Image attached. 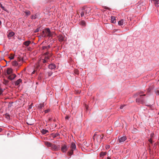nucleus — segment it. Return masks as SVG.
I'll list each match as a JSON object with an SVG mask.
<instances>
[{
	"mask_svg": "<svg viewBox=\"0 0 159 159\" xmlns=\"http://www.w3.org/2000/svg\"><path fill=\"white\" fill-rule=\"evenodd\" d=\"M92 9L89 7L84 6L82 7L80 10V16L83 17L84 15L88 16L91 14Z\"/></svg>",
	"mask_w": 159,
	"mask_h": 159,
	"instance_id": "f257e3e1",
	"label": "nucleus"
},
{
	"mask_svg": "<svg viewBox=\"0 0 159 159\" xmlns=\"http://www.w3.org/2000/svg\"><path fill=\"white\" fill-rule=\"evenodd\" d=\"M146 95L145 94L141 95L139 96L136 99V102L141 103H144L145 102V99L144 97Z\"/></svg>",
	"mask_w": 159,
	"mask_h": 159,
	"instance_id": "f03ea898",
	"label": "nucleus"
},
{
	"mask_svg": "<svg viewBox=\"0 0 159 159\" xmlns=\"http://www.w3.org/2000/svg\"><path fill=\"white\" fill-rule=\"evenodd\" d=\"M76 147L75 143L73 142L72 143L70 147L71 150L68 152L69 156H71L73 154V151L76 149Z\"/></svg>",
	"mask_w": 159,
	"mask_h": 159,
	"instance_id": "7ed1b4c3",
	"label": "nucleus"
},
{
	"mask_svg": "<svg viewBox=\"0 0 159 159\" xmlns=\"http://www.w3.org/2000/svg\"><path fill=\"white\" fill-rule=\"evenodd\" d=\"M126 139V137L125 136L122 137L119 136L118 137V141L119 143H121L124 142Z\"/></svg>",
	"mask_w": 159,
	"mask_h": 159,
	"instance_id": "20e7f679",
	"label": "nucleus"
},
{
	"mask_svg": "<svg viewBox=\"0 0 159 159\" xmlns=\"http://www.w3.org/2000/svg\"><path fill=\"white\" fill-rule=\"evenodd\" d=\"M51 147L52 150L56 151L59 149L60 146H57L54 144H52Z\"/></svg>",
	"mask_w": 159,
	"mask_h": 159,
	"instance_id": "39448f33",
	"label": "nucleus"
},
{
	"mask_svg": "<svg viewBox=\"0 0 159 159\" xmlns=\"http://www.w3.org/2000/svg\"><path fill=\"white\" fill-rule=\"evenodd\" d=\"M67 149L66 145L64 144L62 146L61 150L63 152H65L67 151Z\"/></svg>",
	"mask_w": 159,
	"mask_h": 159,
	"instance_id": "423d86ee",
	"label": "nucleus"
},
{
	"mask_svg": "<svg viewBox=\"0 0 159 159\" xmlns=\"http://www.w3.org/2000/svg\"><path fill=\"white\" fill-rule=\"evenodd\" d=\"M45 33L47 34V36L48 37H51L52 35L51 31L49 29L47 28L45 30Z\"/></svg>",
	"mask_w": 159,
	"mask_h": 159,
	"instance_id": "0eeeda50",
	"label": "nucleus"
},
{
	"mask_svg": "<svg viewBox=\"0 0 159 159\" xmlns=\"http://www.w3.org/2000/svg\"><path fill=\"white\" fill-rule=\"evenodd\" d=\"M58 39L59 41L60 42H62L65 40V38L62 35H59L58 37Z\"/></svg>",
	"mask_w": 159,
	"mask_h": 159,
	"instance_id": "6e6552de",
	"label": "nucleus"
},
{
	"mask_svg": "<svg viewBox=\"0 0 159 159\" xmlns=\"http://www.w3.org/2000/svg\"><path fill=\"white\" fill-rule=\"evenodd\" d=\"M16 76L15 74H12L8 77V79L11 80H13Z\"/></svg>",
	"mask_w": 159,
	"mask_h": 159,
	"instance_id": "1a4fd4ad",
	"label": "nucleus"
},
{
	"mask_svg": "<svg viewBox=\"0 0 159 159\" xmlns=\"http://www.w3.org/2000/svg\"><path fill=\"white\" fill-rule=\"evenodd\" d=\"M48 67L51 70H53L56 68V66L54 64H51L49 65Z\"/></svg>",
	"mask_w": 159,
	"mask_h": 159,
	"instance_id": "9d476101",
	"label": "nucleus"
},
{
	"mask_svg": "<svg viewBox=\"0 0 159 159\" xmlns=\"http://www.w3.org/2000/svg\"><path fill=\"white\" fill-rule=\"evenodd\" d=\"M125 20H124L123 19H121L118 22V25H119L121 26L122 25L124 24H125Z\"/></svg>",
	"mask_w": 159,
	"mask_h": 159,
	"instance_id": "9b49d317",
	"label": "nucleus"
},
{
	"mask_svg": "<svg viewBox=\"0 0 159 159\" xmlns=\"http://www.w3.org/2000/svg\"><path fill=\"white\" fill-rule=\"evenodd\" d=\"M7 75H10L12 73V70L11 68H8L7 69Z\"/></svg>",
	"mask_w": 159,
	"mask_h": 159,
	"instance_id": "f8f14e48",
	"label": "nucleus"
},
{
	"mask_svg": "<svg viewBox=\"0 0 159 159\" xmlns=\"http://www.w3.org/2000/svg\"><path fill=\"white\" fill-rule=\"evenodd\" d=\"M152 1L156 7H157L158 6V4H159V0H152Z\"/></svg>",
	"mask_w": 159,
	"mask_h": 159,
	"instance_id": "ddd939ff",
	"label": "nucleus"
},
{
	"mask_svg": "<svg viewBox=\"0 0 159 159\" xmlns=\"http://www.w3.org/2000/svg\"><path fill=\"white\" fill-rule=\"evenodd\" d=\"M31 42L30 41H27L25 42L23 44L26 46H28L30 43Z\"/></svg>",
	"mask_w": 159,
	"mask_h": 159,
	"instance_id": "4468645a",
	"label": "nucleus"
},
{
	"mask_svg": "<svg viewBox=\"0 0 159 159\" xmlns=\"http://www.w3.org/2000/svg\"><path fill=\"white\" fill-rule=\"evenodd\" d=\"M111 22L112 23H115L116 22V19H115V17L113 16H111Z\"/></svg>",
	"mask_w": 159,
	"mask_h": 159,
	"instance_id": "2eb2a0df",
	"label": "nucleus"
},
{
	"mask_svg": "<svg viewBox=\"0 0 159 159\" xmlns=\"http://www.w3.org/2000/svg\"><path fill=\"white\" fill-rule=\"evenodd\" d=\"M22 82V80L20 79H18L17 81H16L15 82V85H18L20 83Z\"/></svg>",
	"mask_w": 159,
	"mask_h": 159,
	"instance_id": "dca6fc26",
	"label": "nucleus"
},
{
	"mask_svg": "<svg viewBox=\"0 0 159 159\" xmlns=\"http://www.w3.org/2000/svg\"><path fill=\"white\" fill-rule=\"evenodd\" d=\"M45 144L46 146H47L48 147H51L52 143H51L50 142H45Z\"/></svg>",
	"mask_w": 159,
	"mask_h": 159,
	"instance_id": "f3484780",
	"label": "nucleus"
},
{
	"mask_svg": "<svg viewBox=\"0 0 159 159\" xmlns=\"http://www.w3.org/2000/svg\"><path fill=\"white\" fill-rule=\"evenodd\" d=\"M80 25L83 26H85L86 25V22L84 20H82L80 22Z\"/></svg>",
	"mask_w": 159,
	"mask_h": 159,
	"instance_id": "a211bd4d",
	"label": "nucleus"
},
{
	"mask_svg": "<svg viewBox=\"0 0 159 159\" xmlns=\"http://www.w3.org/2000/svg\"><path fill=\"white\" fill-rule=\"evenodd\" d=\"M107 152H101L100 153V156L101 157H103L104 156L106 155Z\"/></svg>",
	"mask_w": 159,
	"mask_h": 159,
	"instance_id": "6ab92c4d",
	"label": "nucleus"
},
{
	"mask_svg": "<svg viewBox=\"0 0 159 159\" xmlns=\"http://www.w3.org/2000/svg\"><path fill=\"white\" fill-rule=\"evenodd\" d=\"M14 34V32H10L9 34L8 35V37H11L13 36Z\"/></svg>",
	"mask_w": 159,
	"mask_h": 159,
	"instance_id": "aec40b11",
	"label": "nucleus"
},
{
	"mask_svg": "<svg viewBox=\"0 0 159 159\" xmlns=\"http://www.w3.org/2000/svg\"><path fill=\"white\" fill-rule=\"evenodd\" d=\"M41 132L43 134H46L48 132V130H46L42 129L41 131Z\"/></svg>",
	"mask_w": 159,
	"mask_h": 159,
	"instance_id": "412c9836",
	"label": "nucleus"
},
{
	"mask_svg": "<svg viewBox=\"0 0 159 159\" xmlns=\"http://www.w3.org/2000/svg\"><path fill=\"white\" fill-rule=\"evenodd\" d=\"M103 137L104 135L103 134L102 135V137H101V135H97V139L98 140V139L100 138V140H101L103 139Z\"/></svg>",
	"mask_w": 159,
	"mask_h": 159,
	"instance_id": "4be33fe9",
	"label": "nucleus"
},
{
	"mask_svg": "<svg viewBox=\"0 0 159 159\" xmlns=\"http://www.w3.org/2000/svg\"><path fill=\"white\" fill-rule=\"evenodd\" d=\"M40 62H42L43 63H45L47 62L48 61L46 59H45V58L44 59H42L40 60Z\"/></svg>",
	"mask_w": 159,
	"mask_h": 159,
	"instance_id": "5701e85b",
	"label": "nucleus"
},
{
	"mask_svg": "<svg viewBox=\"0 0 159 159\" xmlns=\"http://www.w3.org/2000/svg\"><path fill=\"white\" fill-rule=\"evenodd\" d=\"M37 17V14H35V16H34L33 15H32L31 16V18L32 19H35Z\"/></svg>",
	"mask_w": 159,
	"mask_h": 159,
	"instance_id": "b1692460",
	"label": "nucleus"
},
{
	"mask_svg": "<svg viewBox=\"0 0 159 159\" xmlns=\"http://www.w3.org/2000/svg\"><path fill=\"white\" fill-rule=\"evenodd\" d=\"M50 46L49 45H48L47 46H43L42 47V49L43 50L45 49H48L50 48Z\"/></svg>",
	"mask_w": 159,
	"mask_h": 159,
	"instance_id": "393cba45",
	"label": "nucleus"
},
{
	"mask_svg": "<svg viewBox=\"0 0 159 159\" xmlns=\"http://www.w3.org/2000/svg\"><path fill=\"white\" fill-rule=\"evenodd\" d=\"M59 135V134L58 133H56L55 134H52V136L53 138H55L57 136H58Z\"/></svg>",
	"mask_w": 159,
	"mask_h": 159,
	"instance_id": "a878e982",
	"label": "nucleus"
},
{
	"mask_svg": "<svg viewBox=\"0 0 159 159\" xmlns=\"http://www.w3.org/2000/svg\"><path fill=\"white\" fill-rule=\"evenodd\" d=\"M12 65L13 66H17L18 65V63L16 61H14L12 63Z\"/></svg>",
	"mask_w": 159,
	"mask_h": 159,
	"instance_id": "bb28decb",
	"label": "nucleus"
},
{
	"mask_svg": "<svg viewBox=\"0 0 159 159\" xmlns=\"http://www.w3.org/2000/svg\"><path fill=\"white\" fill-rule=\"evenodd\" d=\"M44 106V105L43 103L40 104L39 106V107L41 109Z\"/></svg>",
	"mask_w": 159,
	"mask_h": 159,
	"instance_id": "cd10ccee",
	"label": "nucleus"
},
{
	"mask_svg": "<svg viewBox=\"0 0 159 159\" xmlns=\"http://www.w3.org/2000/svg\"><path fill=\"white\" fill-rule=\"evenodd\" d=\"M25 13L27 16L30 15V12L29 11H25Z\"/></svg>",
	"mask_w": 159,
	"mask_h": 159,
	"instance_id": "c85d7f7f",
	"label": "nucleus"
},
{
	"mask_svg": "<svg viewBox=\"0 0 159 159\" xmlns=\"http://www.w3.org/2000/svg\"><path fill=\"white\" fill-rule=\"evenodd\" d=\"M8 82L9 81L8 80L4 79L3 83L5 84L6 85L7 84Z\"/></svg>",
	"mask_w": 159,
	"mask_h": 159,
	"instance_id": "c756f323",
	"label": "nucleus"
},
{
	"mask_svg": "<svg viewBox=\"0 0 159 159\" xmlns=\"http://www.w3.org/2000/svg\"><path fill=\"white\" fill-rule=\"evenodd\" d=\"M0 6L1 8L5 11H6V10L5 8L4 7L2 6L1 3H0Z\"/></svg>",
	"mask_w": 159,
	"mask_h": 159,
	"instance_id": "7c9ffc66",
	"label": "nucleus"
},
{
	"mask_svg": "<svg viewBox=\"0 0 159 159\" xmlns=\"http://www.w3.org/2000/svg\"><path fill=\"white\" fill-rule=\"evenodd\" d=\"M45 31H43L42 32V35L43 37H45L46 36V34H45Z\"/></svg>",
	"mask_w": 159,
	"mask_h": 159,
	"instance_id": "2f4dec72",
	"label": "nucleus"
},
{
	"mask_svg": "<svg viewBox=\"0 0 159 159\" xmlns=\"http://www.w3.org/2000/svg\"><path fill=\"white\" fill-rule=\"evenodd\" d=\"M50 57V56H45L44 58L45 59H46L47 61H48V60L49 59Z\"/></svg>",
	"mask_w": 159,
	"mask_h": 159,
	"instance_id": "473e14b6",
	"label": "nucleus"
},
{
	"mask_svg": "<svg viewBox=\"0 0 159 159\" xmlns=\"http://www.w3.org/2000/svg\"><path fill=\"white\" fill-rule=\"evenodd\" d=\"M6 118L7 119H9L10 118V116L9 114H6Z\"/></svg>",
	"mask_w": 159,
	"mask_h": 159,
	"instance_id": "72a5a7b5",
	"label": "nucleus"
},
{
	"mask_svg": "<svg viewBox=\"0 0 159 159\" xmlns=\"http://www.w3.org/2000/svg\"><path fill=\"white\" fill-rule=\"evenodd\" d=\"M97 135H97L95 133L93 136V139H95L96 137V136H97Z\"/></svg>",
	"mask_w": 159,
	"mask_h": 159,
	"instance_id": "f704fd0d",
	"label": "nucleus"
},
{
	"mask_svg": "<svg viewBox=\"0 0 159 159\" xmlns=\"http://www.w3.org/2000/svg\"><path fill=\"white\" fill-rule=\"evenodd\" d=\"M21 60H22V61H23V59L22 58H21L20 57H18V59L17 60L18 61H20Z\"/></svg>",
	"mask_w": 159,
	"mask_h": 159,
	"instance_id": "c9c22d12",
	"label": "nucleus"
},
{
	"mask_svg": "<svg viewBox=\"0 0 159 159\" xmlns=\"http://www.w3.org/2000/svg\"><path fill=\"white\" fill-rule=\"evenodd\" d=\"M154 136V134L153 133H152L150 135V138L152 139V138Z\"/></svg>",
	"mask_w": 159,
	"mask_h": 159,
	"instance_id": "e433bc0d",
	"label": "nucleus"
},
{
	"mask_svg": "<svg viewBox=\"0 0 159 159\" xmlns=\"http://www.w3.org/2000/svg\"><path fill=\"white\" fill-rule=\"evenodd\" d=\"M74 72L75 74H79L78 71L77 70H74Z\"/></svg>",
	"mask_w": 159,
	"mask_h": 159,
	"instance_id": "4c0bfd02",
	"label": "nucleus"
},
{
	"mask_svg": "<svg viewBox=\"0 0 159 159\" xmlns=\"http://www.w3.org/2000/svg\"><path fill=\"white\" fill-rule=\"evenodd\" d=\"M148 141L151 143H152V139L151 138H150L148 140Z\"/></svg>",
	"mask_w": 159,
	"mask_h": 159,
	"instance_id": "58836bf2",
	"label": "nucleus"
},
{
	"mask_svg": "<svg viewBox=\"0 0 159 159\" xmlns=\"http://www.w3.org/2000/svg\"><path fill=\"white\" fill-rule=\"evenodd\" d=\"M39 31V28H38L36 29L34 31V32L37 33Z\"/></svg>",
	"mask_w": 159,
	"mask_h": 159,
	"instance_id": "ea45409f",
	"label": "nucleus"
},
{
	"mask_svg": "<svg viewBox=\"0 0 159 159\" xmlns=\"http://www.w3.org/2000/svg\"><path fill=\"white\" fill-rule=\"evenodd\" d=\"M3 91L1 88H0V95L1 94Z\"/></svg>",
	"mask_w": 159,
	"mask_h": 159,
	"instance_id": "a19ab883",
	"label": "nucleus"
},
{
	"mask_svg": "<svg viewBox=\"0 0 159 159\" xmlns=\"http://www.w3.org/2000/svg\"><path fill=\"white\" fill-rule=\"evenodd\" d=\"M49 54V52H47L44 53V55L46 56L47 55L48 56V55Z\"/></svg>",
	"mask_w": 159,
	"mask_h": 159,
	"instance_id": "79ce46f5",
	"label": "nucleus"
},
{
	"mask_svg": "<svg viewBox=\"0 0 159 159\" xmlns=\"http://www.w3.org/2000/svg\"><path fill=\"white\" fill-rule=\"evenodd\" d=\"M9 58L11 60H12L14 58V56H12L10 57Z\"/></svg>",
	"mask_w": 159,
	"mask_h": 159,
	"instance_id": "37998d69",
	"label": "nucleus"
},
{
	"mask_svg": "<svg viewBox=\"0 0 159 159\" xmlns=\"http://www.w3.org/2000/svg\"><path fill=\"white\" fill-rule=\"evenodd\" d=\"M52 73L51 72H49L48 73V75L49 76H50L52 75Z\"/></svg>",
	"mask_w": 159,
	"mask_h": 159,
	"instance_id": "c03bdc74",
	"label": "nucleus"
},
{
	"mask_svg": "<svg viewBox=\"0 0 159 159\" xmlns=\"http://www.w3.org/2000/svg\"><path fill=\"white\" fill-rule=\"evenodd\" d=\"M106 148L107 149H108L110 148V146L109 145H107L106 147Z\"/></svg>",
	"mask_w": 159,
	"mask_h": 159,
	"instance_id": "a18cd8bd",
	"label": "nucleus"
},
{
	"mask_svg": "<svg viewBox=\"0 0 159 159\" xmlns=\"http://www.w3.org/2000/svg\"><path fill=\"white\" fill-rule=\"evenodd\" d=\"M156 94L157 95H159V91L158 90H157L156 92Z\"/></svg>",
	"mask_w": 159,
	"mask_h": 159,
	"instance_id": "49530a36",
	"label": "nucleus"
},
{
	"mask_svg": "<svg viewBox=\"0 0 159 159\" xmlns=\"http://www.w3.org/2000/svg\"><path fill=\"white\" fill-rule=\"evenodd\" d=\"M107 134H110L112 132V131H111V130L110 131L107 130Z\"/></svg>",
	"mask_w": 159,
	"mask_h": 159,
	"instance_id": "de8ad7c7",
	"label": "nucleus"
},
{
	"mask_svg": "<svg viewBox=\"0 0 159 159\" xmlns=\"http://www.w3.org/2000/svg\"><path fill=\"white\" fill-rule=\"evenodd\" d=\"M125 106V105H121V106H120V109H122L123 108V107Z\"/></svg>",
	"mask_w": 159,
	"mask_h": 159,
	"instance_id": "09e8293b",
	"label": "nucleus"
},
{
	"mask_svg": "<svg viewBox=\"0 0 159 159\" xmlns=\"http://www.w3.org/2000/svg\"><path fill=\"white\" fill-rule=\"evenodd\" d=\"M143 93V91H141L140 92V93H137L136 95H139V94H140V93Z\"/></svg>",
	"mask_w": 159,
	"mask_h": 159,
	"instance_id": "8fccbe9b",
	"label": "nucleus"
},
{
	"mask_svg": "<svg viewBox=\"0 0 159 159\" xmlns=\"http://www.w3.org/2000/svg\"><path fill=\"white\" fill-rule=\"evenodd\" d=\"M48 111H49V110H46L44 111L45 113H48Z\"/></svg>",
	"mask_w": 159,
	"mask_h": 159,
	"instance_id": "3c124183",
	"label": "nucleus"
},
{
	"mask_svg": "<svg viewBox=\"0 0 159 159\" xmlns=\"http://www.w3.org/2000/svg\"><path fill=\"white\" fill-rule=\"evenodd\" d=\"M32 108V104L31 105H30L29 106V109H31V108Z\"/></svg>",
	"mask_w": 159,
	"mask_h": 159,
	"instance_id": "603ef678",
	"label": "nucleus"
},
{
	"mask_svg": "<svg viewBox=\"0 0 159 159\" xmlns=\"http://www.w3.org/2000/svg\"><path fill=\"white\" fill-rule=\"evenodd\" d=\"M69 117L68 116H66V117H65V119H69Z\"/></svg>",
	"mask_w": 159,
	"mask_h": 159,
	"instance_id": "864d4df0",
	"label": "nucleus"
},
{
	"mask_svg": "<svg viewBox=\"0 0 159 159\" xmlns=\"http://www.w3.org/2000/svg\"><path fill=\"white\" fill-rule=\"evenodd\" d=\"M35 72V70L33 71V72L32 73V74H34V73Z\"/></svg>",
	"mask_w": 159,
	"mask_h": 159,
	"instance_id": "5fc2aeb1",
	"label": "nucleus"
},
{
	"mask_svg": "<svg viewBox=\"0 0 159 159\" xmlns=\"http://www.w3.org/2000/svg\"><path fill=\"white\" fill-rule=\"evenodd\" d=\"M107 159H111V158L110 157H107Z\"/></svg>",
	"mask_w": 159,
	"mask_h": 159,
	"instance_id": "6e6d98bb",
	"label": "nucleus"
},
{
	"mask_svg": "<svg viewBox=\"0 0 159 159\" xmlns=\"http://www.w3.org/2000/svg\"><path fill=\"white\" fill-rule=\"evenodd\" d=\"M2 129L0 128V132H1L2 131Z\"/></svg>",
	"mask_w": 159,
	"mask_h": 159,
	"instance_id": "4d7b16f0",
	"label": "nucleus"
},
{
	"mask_svg": "<svg viewBox=\"0 0 159 159\" xmlns=\"http://www.w3.org/2000/svg\"><path fill=\"white\" fill-rule=\"evenodd\" d=\"M2 24L1 21L0 20V26Z\"/></svg>",
	"mask_w": 159,
	"mask_h": 159,
	"instance_id": "13d9d810",
	"label": "nucleus"
},
{
	"mask_svg": "<svg viewBox=\"0 0 159 159\" xmlns=\"http://www.w3.org/2000/svg\"><path fill=\"white\" fill-rule=\"evenodd\" d=\"M158 81H159V79Z\"/></svg>",
	"mask_w": 159,
	"mask_h": 159,
	"instance_id": "bf43d9fd",
	"label": "nucleus"
}]
</instances>
